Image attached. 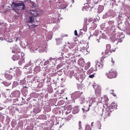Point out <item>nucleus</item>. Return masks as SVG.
<instances>
[{"mask_svg": "<svg viewBox=\"0 0 130 130\" xmlns=\"http://www.w3.org/2000/svg\"><path fill=\"white\" fill-rule=\"evenodd\" d=\"M117 107V104L114 102H112L110 106L107 107L104 112L105 117L109 116L110 115V113L113 111L114 109H116Z\"/></svg>", "mask_w": 130, "mask_h": 130, "instance_id": "obj_1", "label": "nucleus"}, {"mask_svg": "<svg viewBox=\"0 0 130 130\" xmlns=\"http://www.w3.org/2000/svg\"><path fill=\"white\" fill-rule=\"evenodd\" d=\"M12 5H11L12 8L14 11H15L16 10H18V8L20 6H22V9L23 10H26V6L24 3H16L14 2H13L12 3Z\"/></svg>", "mask_w": 130, "mask_h": 130, "instance_id": "obj_2", "label": "nucleus"}, {"mask_svg": "<svg viewBox=\"0 0 130 130\" xmlns=\"http://www.w3.org/2000/svg\"><path fill=\"white\" fill-rule=\"evenodd\" d=\"M98 100H99L98 103H100L101 102L102 104H106L108 101L109 99L107 97L104 96L103 97H101V96L98 97Z\"/></svg>", "mask_w": 130, "mask_h": 130, "instance_id": "obj_3", "label": "nucleus"}, {"mask_svg": "<svg viewBox=\"0 0 130 130\" xmlns=\"http://www.w3.org/2000/svg\"><path fill=\"white\" fill-rule=\"evenodd\" d=\"M107 76L109 78H116L117 76V73L116 71H112L111 70L108 73H106Z\"/></svg>", "mask_w": 130, "mask_h": 130, "instance_id": "obj_4", "label": "nucleus"}, {"mask_svg": "<svg viewBox=\"0 0 130 130\" xmlns=\"http://www.w3.org/2000/svg\"><path fill=\"white\" fill-rule=\"evenodd\" d=\"M83 93L82 92H80L79 91H77L73 94V95L75 99H76L80 97Z\"/></svg>", "mask_w": 130, "mask_h": 130, "instance_id": "obj_5", "label": "nucleus"}, {"mask_svg": "<svg viewBox=\"0 0 130 130\" xmlns=\"http://www.w3.org/2000/svg\"><path fill=\"white\" fill-rule=\"evenodd\" d=\"M20 94V91H14L12 93V95L15 97H19Z\"/></svg>", "mask_w": 130, "mask_h": 130, "instance_id": "obj_6", "label": "nucleus"}, {"mask_svg": "<svg viewBox=\"0 0 130 130\" xmlns=\"http://www.w3.org/2000/svg\"><path fill=\"white\" fill-rule=\"evenodd\" d=\"M56 44L57 45H59L61 44L62 42V38H58L56 39Z\"/></svg>", "mask_w": 130, "mask_h": 130, "instance_id": "obj_7", "label": "nucleus"}, {"mask_svg": "<svg viewBox=\"0 0 130 130\" xmlns=\"http://www.w3.org/2000/svg\"><path fill=\"white\" fill-rule=\"evenodd\" d=\"M4 76L7 79L9 80L11 79L13 77V76L12 75L8 74H5Z\"/></svg>", "mask_w": 130, "mask_h": 130, "instance_id": "obj_8", "label": "nucleus"}, {"mask_svg": "<svg viewBox=\"0 0 130 130\" xmlns=\"http://www.w3.org/2000/svg\"><path fill=\"white\" fill-rule=\"evenodd\" d=\"M79 111V109L78 107H75L73 109L72 113L73 114H75L78 113Z\"/></svg>", "mask_w": 130, "mask_h": 130, "instance_id": "obj_9", "label": "nucleus"}, {"mask_svg": "<svg viewBox=\"0 0 130 130\" xmlns=\"http://www.w3.org/2000/svg\"><path fill=\"white\" fill-rule=\"evenodd\" d=\"M33 13H32L31 14L35 17L40 16L41 14L40 12L37 11H33Z\"/></svg>", "mask_w": 130, "mask_h": 130, "instance_id": "obj_10", "label": "nucleus"}, {"mask_svg": "<svg viewBox=\"0 0 130 130\" xmlns=\"http://www.w3.org/2000/svg\"><path fill=\"white\" fill-rule=\"evenodd\" d=\"M20 57V56L18 54L16 55L15 56H13L12 57V58L14 60H17L19 59Z\"/></svg>", "mask_w": 130, "mask_h": 130, "instance_id": "obj_11", "label": "nucleus"}, {"mask_svg": "<svg viewBox=\"0 0 130 130\" xmlns=\"http://www.w3.org/2000/svg\"><path fill=\"white\" fill-rule=\"evenodd\" d=\"M41 68L40 66H36L34 68V71L36 73H37L39 72L40 71Z\"/></svg>", "mask_w": 130, "mask_h": 130, "instance_id": "obj_12", "label": "nucleus"}, {"mask_svg": "<svg viewBox=\"0 0 130 130\" xmlns=\"http://www.w3.org/2000/svg\"><path fill=\"white\" fill-rule=\"evenodd\" d=\"M41 109L38 107L35 108L34 110V112L36 114L40 112L41 111Z\"/></svg>", "mask_w": 130, "mask_h": 130, "instance_id": "obj_13", "label": "nucleus"}, {"mask_svg": "<svg viewBox=\"0 0 130 130\" xmlns=\"http://www.w3.org/2000/svg\"><path fill=\"white\" fill-rule=\"evenodd\" d=\"M101 87L98 86V98L101 96Z\"/></svg>", "mask_w": 130, "mask_h": 130, "instance_id": "obj_14", "label": "nucleus"}, {"mask_svg": "<svg viewBox=\"0 0 130 130\" xmlns=\"http://www.w3.org/2000/svg\"><path fill=\"white\" fill-rule=\"evenodd\" d=\"M1 83L3 84L5 86L7 87L9 86L11 84V83L10 82L2 81V82H1Z\"/></svg>", "mask_w": 130, "mask_h": 130, "instance_id": "obj_15", "label": "nucleus"}, {"mask_svg": "<svg viewBox=\"0 0 130 130\" xmlns=\"http://www.w3.org/2000/svg\"><path fill=\"white\" fill-rule=\"evenodd\" d=\"M34 20V18L32 16H30L29 17V18L28 20L27 21V23H32Z\"/></svg>", "mask_w": 130, "mask_h": 130, "instance_id": "obj_16", "label": "nucleus"}, {"mask_svg": "<svg viewBox=\"0 0 130 130\" xmlns=\"http://www.w3.org/2000/svg\"><path fill=\"white\" fill-rule=\"evenodd\" d=\"M104 9V7L103 6L99 5L98 7V12L100 13L102 12Z\"/></svg>", "mask_w": 130, "mask_h": 130, "instance_id": "obj_17", "label": "nucleus"}, {"mask_svg": "<svg viewBox=\"0 0 130 130\" xmlns=\"http://www.w3.org/2000/svg\"><path fill=\"white\" fill-rule=\"evenodd\" d=\"M29 1L30 2V3L31 5V7L32 8H34L36 6V4L35 2H34L31 1L30 0H29Z\"/></svg>", "mask_w": 130, "mask_h": 130, "instance_id": "obj_18", "label": "nucleus"}, {"mask_svg": "<svg viewBox=\"0 0 130 130\" xmlns=\"http://www.w3.org/2000/svg\"><path fill=\"white\" fill-rule=\"evenodd\" d=\"M90 62H88L87 63H86L85 66V68L86 70L87 69L90 67Z\"/></svg>", "mask_w": 130, "mask_h": 130, "instance_id": "obj_19", "label": "nucleus"}, {"mask_svg": "<svg viewBox=\"0 0 130 130\" xmlns=\"http://www.w3.org/2000/svg\"><path fill=\"white\" fill-rule=\"evenodd\" d=\"M97 18H95L94 19V21L93 22V27L94 28H96L97 26V24L95 23L97 21Z\"/></svg>", "mask_w": 130, "mask_h": 130, "instance_id": "obj_20", "label": "nucleus"}, {"mask_svg": "<svg viewBox=\"0 0 130 130\" xmlns=\"http://www.w3.org/2000/svg\"><path fill=\"white\" fill-rule=\"evenodd\" d=\"M39 118L40 119H45L46 118V116L45 115H40L39 116Z\"/></svg>", "mask_w": 130, "mask_h": 130, "instance_id": "obj_21", "label": "nucleus"}, {"mask_svg": "<svg viewBox=\"0 0 130 130\" xmlns=\"http://www.w3.org/2000/svg\"><path fill=\"white\" fill-rule=\"evenodd\" d=\"M59 6L60 7V8L61 9H64L66 8L67 6L66 5L64 4H61L59 5Z\"/></svg>", "mask_w": 130, "mask_h": 130, "instance_id": "obj_22", "label": "nucleus"}, {"mask_svg": "<svg viewBox=\"0 0 130 130\" xmlns=\"http://www.w3.org/2000/svg\"><path fill=\"white\" fill-rule=\"evenodd\" d=\"M93 86V88L95 89V93H98V86L97 85H92Z\"/></svg>", "mask_w": 130, "mask_h": 130, "instance_id": "obj_23", "label": "nucleus"}, {"mask_svg": "<svg viewBox=\"0 0 130 130\" xmlns=\"http://www.w3.org/2000/svg\"><path fill=\"white\" fill-rule=\"evenodd\" d=\"M25 62L24 59L22 58L20 59L19 62V64L20 65H21L22 63H24Z\"/></svg>", "mask_w": 130, "mask_h": 130, "instance_id": "obj_24", "label": "nucleus"}, {"mask_svg": "<svg viewBox=\"0 0 130 130\" xmlns=\"http://www.w3.org/2000/svg\"><path fill=\"white\" fill-rule=\"evenodd\" d=\"M98 67H99V69H102L103 67V63L102 62H101L100 63H99L98 64Z\"/></svg>", "mask_w": 130, "mask_h": 130, "instance_id": "obj_25", "label": "nucleus"}, {"mask_svg": "<svg viewBox=\"0 0 130 130\" xmlns=\"http://www.w3.org/2000/svg\"><path fill=\"white\" fill-rule=\"evenodd\" d=\"M111 48V45L110 44H107L106 45V52L107 51H109L110 49Z\"/></svg>", "mask_w": 130, "mask_h": 130, "instance_id": "obj_26", "label": "nucleus"}, {"mask_svg": "<svg viewBox=\"0 0 130 130\" xmlns=\"http://www.w3.org/2000/svg\"><path fill=\"white\" fill-rule=\"evenodd\" d=\"M18 85V83L17 82L14 81L13 82L12 88H13L16 87Z\"/></svg>", "mask_w": 130, "mask_h": 130, "instance_id": "obj_27", "label": "nucleus"}, {"mask_svg": "<svg viewBox=\"0 0 130 130\" xmlns=\"http://www.w3.org/2000/svg\"><path fill=\"white\" fill-rule=\"evenodd\" d=\"M26 83V81L25 80H20V83L21 85H23L25 84Z\"/></svg>", "mask_w": 130, "mask_h": 130, "instance_id": "obj_28", "label": "nucleus"}, {"mask_svg": "<svg viewBox=\"0 0 130 130\" xmlns=\"http://www.w3.org/2000/svg\"><path fill=\"white\" fill-rule=\"evenodd\" d=\"M59 54L62 56H63V54H64V51L62 49H61L60 51L59 52Z\"/></svg>", "mask_w": 130, "mask_h": 130, "instance_id": "obj_29", "label": "nucleus"}, {"mask_svg": "<svg viewBox=\"0 0 130 130\" xmlns=\"http://www.w3.org/2000/svg\"><path fill=\"white\" fill-rule=\"evenodd\" d=\"M23 90L24 91H25V93H27L28 92V90L27 89L28 88V87H27L26 86H25L24 87H23Z\"/></svg>", "mask_w": 130, "mask_h": 130, "instance_id": "obj_30", "label": "nucleus"}, {"mask_svg": "<svg viewBox=\"0 0 130 130\" xmlns=\"http://www.w3.org/2000/svg\"><path fill=\"white\" fill-rule=\"evenodd\" d=\"M52 37V36L51 34H48L47 36V38L49 40H51Z\"/></svg>", "mask_w": 130, "mask_h": 130, "instance_id": "obj_31", "label": "nucleus"}, {"mask_svg": "<svg viewBox=\"0 0 130 130\" xmlns=\"http://www.w3.org/2000/svg\"><path fill=\"white\" fill-rule=\"evenodd\" d=\"M85 50H86V48L85 47L83 46L82 47L80 48V51L82 52H84Z\"/></svg>", "mask_w": 130, "mask_h": 130, "instance_id": "obj_32", "label": "nucleus"}, {"mask_svg": "<svg viewBox=\"0 0 130 130\" xmlns=\"http://www.w3.org/2000/svg\"><path fill=\"white\" fill-rule=\"evenodd\" d=\"M91 128L88 125H87L86 127V128L85 130H91Z\"/></svg>", "mask_w": 130, "mask_h": 130, "instance_id": "obj_33", "label": "nucleus"}, {"mask_svg": "<svg viewBox=\"0 0 130 130\" xmlns=\"http://www.w3.org/2000/svg\"><path fill=\"white\" fill-rule=\"evenodd\" d=\"M108 23L112 25H113L114 24V21H109L108 22Z\"/></svg>", "mask_w": 130, "mask_h": 130, "instance_id": "obj_34", "label": "nucleus"}, {"mask_svg": "<svg viewBox=\"0 0 130 130\" xmlns=\"http://www.w3.org/2000/svg\"><path fill=\"white\" fill-rule=\"evenodd\" d=\"M78 123H79L78 124H79V127L78 128L79 129H80L82 128V127H81V125H82L81 122V121H79Z\"/></svg>", "mask_w": 130, "mask_h": 130, "instance_id": "obj_35", "label": "nucleus"}, {"mask_svg": "<svg viewBox=\"0 0 130 130\" xmlns=\"http://www.w3.org/2000/svg\"><path fill=\"white\" fill-rule=\"evenodd\" d=\"M0 40H1L2 41H5V42H6V40L5 39V38L3 37H0Z\"/></svg>", "mask_w": 130, "mask_h": 130, "instance_id": "obj_36", "label": "nucleus"}, {"mask_svg": "<svg viewBox=\"0 0 130 130\" xmlns=\"http://www.w3.org/2000/svg\"><path fill=\"white\" fill-rule=\"evenodd\" d=\"M50 62L49 60H48L47 61H46L45 62H44V65H46L47 64L49 63Z\"/></svg>", "mask_w": 130, "mask_h": 130, "instance_id": "obj_37", "label": "nucleus"}, {"mask_svg": "<svg viewBox=\"0 0 130 130\" xmlns=\"http://www.w3.org/2000/svg\"><path fill=\"white\" fill-rule=\"evenodd\" d=\"M101 124L100 122L98 123V128L99 129H100L101 127Z\"/></svg>", "mask_w": 130, "mask_h": 130, "instance_id": "obj_38", "label": "nucleus"}, {"mask_svg": "<svg viewBox=\"0 0 130 130\" xmlns=\"http://www.w3.org/2000/svg\"><path fill=\"white\" fill-rule=\"evenodd\" d=\"M72 115H70L68 116L67 117L68 119L69 120H70L72 117Z\"/></svg>", "mask_w": 130, "mask_h": 130, "instance_id": "obj_39", "label": "nucleus"}, {"mask_svg": "<svg viewBox=\"0 0 130 130\" xmlns=\"http://www.w3.org/2000/svg\"><path fill=\"white\" fill-rule=\"evenodd\" d=\"M94 74H93L90 75L89 77L90 78H93L94 77Z\"/></svg>", "mask_w": 130, "mask_h": 130, "instance_id": "obj_40", "label": "nucleus"}, {"mask_svg": "<svg viewBox=\"0 0 130 130\" xmlns=\"http://www.w3.org/2000/svg\"><path fill=\"white\" fill-rule=\"evenodd\" d=\"M111 91L112 92V94L114 96H116V94L113 92V90H111Z\"/></svg>", "mask_w": 130, "mask_h": 130, "instance_id": "obj_41", "label": "nucleus"}, {"mask_svg": "<svg viewBox=\"0 0 130 130\" xmlns=\"http://www.w3.org/2000/svg\"><path fill=\"white\" fill-rule=\"evenodd\" d=\"M80 100L82 101L84 100L85 99L84 97L83 96H82L81 97H80Z\"/></svg>", "mask_w": 130, "mask_h": 130, "instance_id": "obj_42", "label": "nucleus"}, {"mask_svg": "<svg viewBox=\"0 0 130 130\" xmlns=\"http://www.w3.org/2000/svg\"><path fill=\"white\" fill-rule=\"evenodd\" d=\"M74 34L76 36H77L78 35L77 33V31L76 30H75L74 31Z\"/></svg>", "mask_w": 130, "mask_h": 130, "instance_id": "obj_43", "label": "nucleus"}, {"mask_svg": "<svg viewBox=\"0 0 130 130\" xmlns=\"http://www.w3.org/2000/svg\"><path fill=\"white\" fill-rule=\"evenodd\" d=\"M6 41H7L8 42H11L13 41L12 40H11L10 39L9 40L8 39V40H7Z\"/></svg>", "mask_w": 130, "mask_h": 130, "instance_id": "obj_44", "label": "nucleus"}, {"mask_svg": "<svg viewBox=\"0 0 130 130\" xmlns=\"http://www.w3.org/2000/svg\"><path fill=\"white\" fill-rule=\"evenodd\" d=\"M74 74V72L73 71H70V75L72 76V75Z\"/></svg>", "mask_w": 130, "mask_h": 130, "instance_id": "obj_45", "label": "nucleus"}, {"mask_svg": "<svg viewBox=\"0 0 130 130\" xmlns=\"http://www.w3.org/2000/svg\"><path fill=\"white\" fill-rule=\"evenodd\" d=\"M62 66V65L61 64H59L57 66V68H59L61 67Z\"/></svg>", "mask_w": 130, "mask_h": 130, "instance_id": "obj_46", "label": "nucleus"}, {"mask_svg": "<svg viewBox=\"0 0 130 130\" xmlns=\"http://www.w3.org/2000/svg\"><path fill=\"white\" fill-rule=\"evenodd\" d=\"M93 20V19L92 18L90 19H89L88 20V22H90L92 21Z\"/></svg>", "mask_w": 130, "mask_h": 130, "instance_id": "obj_47", "label": "nucleus"}, {"mask_svg": "<svg viewBox=\"0 0 130 130\" xmlns=\"http://www.w3.org/2000/svg\"><path fill=\"white\" fill-rule=\"evenodd\" d=\"M87 1V2H89V3H90V2L91 1H93V0H86ZM88 3H87V4H88Z\"/></svg>", "mask_w": 130, "mask_h": 130, "instance_id": "obj_48", "label": "nucleus"}, {"mask_svg": "<svg viewBox=\"0 0 130 130\" xmlns=\"http://www.w3.org/2000/svg\"><path fill=\"white\" fill-rule=\"evenodd\" d=\"M111 62L113 63H115V61L113 60L112 58H111Z\"/></svg>", "mask_w": 130, "mask_h": 130, "instance_id": "obj_49", "label": "nucleus"}, {"mask_svg": "<svg viewBox=\"0 0 130 130\" xmlns=\"http://www.w3.org/2000/svg\"><path fill=\"white\" fill-rule=\"evenodd\" d=\"M37 99V98H36L35 99H33V100L35 101H36Z\"/></svg>", "mask_w": 130, "mask_h": 130, "instance_id": "obj_50", "label": "nucleus"}, {"mask_svg": "<svg viewBox=\"0 0 130 130\" xmlns=\"http://www.w3.org/2000/svg\"><path fill=\"white\" fill-rule=\"evenodd\" d=\"M94 35H95V36H97L98 35L97 34H96L94 32L93 34Z\"/></svg>", "mask_w": 130, "mask_h": 130, "instance_id": "obj_51", "label": "nucleus"}, {"mask_svg": "<svg viewBox=\"0 0 130 130\" xmlns=\"http://www.w3.org/2000/svg\"><path fill=\"white\" fill-rule=\"evenodd\" d=\"M3 109V108L0 107V110H1Z\"/></svg>", "mask_w": 130, "mask_h": 130, "instance_id": "obj_52", "label": "nucleus"}, {"mask_svg": "<svg viewBox=\"0 0 130 130\" xmlns=\"http://www.w3.org/2000/svg\"><path fill=\"white\" fill-rule=\"evenodd\" d=\"M45 130H50L49 128H46Z\"/></svg>", "mask_w": 130, "mask_h": 130, "instance_id": "obj_53", "label": "nucleus"}, {"mask_svg": "<svg viewBox=\"0 0 130 130\" xmlns=\"http://www.w3.org/2000/svg\"><path fill=\"white\" fill-rule=\"evenodd\" d=\"M93 123H94L93 122L91 123V126H92L93 125Z\"/></svg>", "mask_w": 130, "mask_h": 130, "instance_id": "obj_54", "label": "nucleus"}, {"mask_svg": "<svg viewBox=\"0 0 130 130\" xmlns=\"http://www.w3.org/2000/svg\"><path fill=\"white\" fill-rule=\"evenodd\" d=\"M52 60V58H50V59H49V61H51V60Z\"/></svg>", "mask_w": 130, "mask_h": 130, "instance_id": "obj_55", "label": "nucleus"}, {"mask_svg": "<svg viewBox=\"0 0 130 130\" xmlns=\"http://www.w3.org/2000/svg\"><path fill=\"white\" fill-rule=\"evenodd\" d=\"M115 51V50H111V51H112V52H114Z\"/></svg>", "mask_w": 130, "mask_h": 130, "instance_id": "obj_56", "label": "nucleus"}, {"mask_svg": "<svg viewBox=\"0 0 130 130\" xmlns=\"http://www.w3.org/2000/svg\"><path fill=\"white\" fill-rule=\"evenodd\" d=\"M2 81H3V80H2L1 79H0V82L1 83V82H2Z\"/></svg>", "mask_w": 130, "mask_h": 130, "instance_id": "obj_57", "label": "nucleus"}, {"mask_svg": "<svg viewBox=\"0 0 130 130\" xmlns=\"http://www.w3.org/2000/svg\"><path fill=\"white\" fill-rule=\"evenodd\" d=\"M63 79H64L63 78H62L61 79V80L62 81H63Z\"/></svg>", "mask_w": 130, "mask_h": 130, "instance_id": "obj_58", "label": "nucleus"}, {"mask_svg": "<svg viewBox=\"0 0 130 130\" xmlns=\"http://www.w3.org/2000/svg\"><path fill=\"white\" fill-rule=\"evenodd\" d=\"M95 62H96V64H98V61H97L96 60V61H95Z\"/></svg>", "mask_w": 130, "mask_h": 130, "instance_id": "obj_59", "label": "nucleus"}, {"mask_svg": "<svg viewBox=\"0 0 130 130\" xmlns=\"http://www.w3.org/2000/svg\"><path fill=\"white\" fill-rule=\"evenodd\" d=\"M82 110H83V111L84 112V108H82Z\"/></svg>", "mask_w": 130, "mask_h": 130, "instance_id": "obj_60", "label": "nucleus"}, {"mask_svg": "<svg viewBox=\"0 0 130 130\" xmlns=\"http://www.w3.org/2000/svg\"><path fill=\"white\" fill-rule=\"evenodd\" d=\"M110 93H111V94H112V91H111H111H110Z\"/></svg>", "mask_w": 130, "mask_h": 130, "instance_id": "obj_61", "label": "nucleus"}, {"mask_svg": "<svg viewBox=\"0 0 130 130\" xmlns=\"http://www.w3.org/2000/svg\"><path fill=\"white\" fill-rule=\"evenodd\" d=\"M91 70H92V69H90V70H89V71H91Z\"/></svg>", "mask_w": 130, "mask_h": 130, "instance_id": "obj_62", "label": "nucleus"}, {"mask_svg": "<svg viewBox=\"0 0 130 130\" xmlns=\"http://www.w3.org/2000/svg\"><path fill=\"white\" fill-rule=\"evenodd\" d=\"M30 69H32V68H31V67H30Z\"/></svg>", "mask_w": 130, "mask_h": 130, "instance_id": "obj_63", "label": "nucleus"}, {"mask_svg": "<svg viewBox=\"0 0 130 130\" xmlns=\"http://www.w3.org/2000/svg\"><path fill=\"white\" fill-rule=\"evenodd\" d=\"M84 8H83V10H84Z\"/></svg>", "mask_w": 130, "mask_h": 130, "instance_id": "obj_64", "label": "nucleus"}]
</instances>
